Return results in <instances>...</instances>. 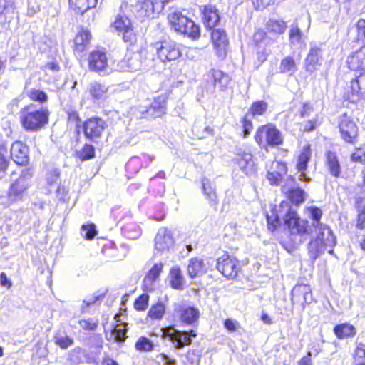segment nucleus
Masks as SVG:
<instances>
[{"instance_id": "nucleus-12", "label": "nucleus", "mask_w": 365, "mask_h": 365, "mask_svg": "<svg viewBox=\"0 0 365 365\" xmlns=\"http://www.w3.org/2000/svg\"><path fill=\"white\" fill-rule=\"evenodd\" d=\"M217 269L224 277L233 279L240 270L239 261L235 257L225 253L217 259Z\"/></svg>"}, {"instance_id": "nucleus-43", "label": "nucleus", "mask_w": 365, "mask_h": 365, "mask_svg": "<svg viewBox=\"0 0 365 365\" xmlns=\"http://www.w3.org/2000/svg\"><path fill=\"white\" fill-rule=\"evenodd\" d=\"M268 105L263 101L254 102L250 106L249 111L247 114L251 115L252 118H257L263 115L267 111Z\"/></svg>"}, {"instance_id": "nucleus-60", "label": "nucleus", "mask_w": 365, "mask_h": 365, "mask_svg": "<svg viewBox=\"0 0 365 365\" xmlns=\"http://www.w3.org/2000/svg\"><path fill=\"white\" fill-rule=\"evenodd\" d=\"M224 327L229 332L237 331L241 328L240 323L232 319H226L224 321Z\"/></svg>"}, {"instance_id": "nucleus-62", "label": "nucleus", "mask_w": 365, "mask_h": 365, "mask_svg": "<svg viewBox=\"0 0 365 365\" xmlns=\"http://www.w3.org/2000/svg\"><path fill=\"white\" fill-rule=\"evenodd\" d=\"M271 169L274 170L276 173H279L282 176L284 175L287 171L286 164L284 163H281L278 161H275L272 163Z\"/></svg>"}, {"instance_id": "nucleus-33", "label": "nucleus", "mask_w": 365, "mask_h": 365, "mask_svg": "<svg viewBox=\"0 0 365 365\" xmlns=\"http://www.w3.org/2000/svg\"><path fill=\"white\" fill-rule=\"evenodd\" d=\"M278 69L279 73L292 76L297 71V66L294 58L287 56L282 59Z\"/></svg>"}, {"instance_id": "nucleus-23", "label": "nucleus", "mask_w": 365, "mask_h": 365, "mask_svg": "<svg viewBox=\"0 0 365 365\" xmlns=\"http://www.w3.org/2000/svg\"><path fill=\"white\" fill-rule=\"evenodd\" d=\"M202 20L207 28L212 29L217 25L220 20L218 9L215 6L206 5L200 7Z\"/></svg>"}, {"instance_id": "nucleus-47", "label": "nucleus", "mask_w": 365, "mask_h": 365, "mask_svg": "<svg viewBox=\"0 0 365 365\" xmlns=\"http://www.w3.org/2000/svg\"><path fill=\"white\" fill-rule=\"evenodd\" d=\"M104 297L103 294H93L91 295L87 296L82 302V305L81 307V313L84 314L88 312V307L91 305H93L97 301L101 299Z\"/></svg>"}, {"instance_id": "nucleus-26", "label": "nucleus", "mask_w": 365, "mask_h": 365, "mask_svg": "<svg viewBox=\"0 0 365 365\" xmlns=\"http://www.w3.org/2000/svg\"><path fill=\"white\" fill-rule=\"evenodd\" d=\"M138 52L140 54L143 70L155 67L156 60L155 58V53H156V51L154 48L153 43L147 47L141 48Z\"/></svg>"}, {"instance_id": "nucleus-51", "label": "nucleus", "mask_w": 365, "mask_h": 365, "mask_svg": "<svg viewBox=\"0 0 365 365\" xmlns=\"http://www.w3.org/2000/svg\"><path fill=\"white\" fill-rule=\"evenodd\" d=\"M97 231L93 224L83 225L81 227V235L87 240H91L96 235Z\"/></svg>"}, {"instance_id": "nucleus-40", "label": "nucleus", "mask_w": 365, "mask_h": 365, "mask_svg": "<svg viewBox=\"0 0 365 365\" xmlns=\"http://www.w3.org/2000/svg\"><path fill=\"white\" fill-rule=\"evenodd\" d=\"M26 96L33 101L38 102L42 106L48 100V95L43 91L37 88L27 89L25 91Z\"/></svg>"}, {"instance_id": "nucleus-1", "label": "nucleus", "mask_w": 365, "mask_h": 365, "mask_svg": "<svg viewBox=\"0 0 365 365\" xmlns=\"http://www.w3.org/2000/svg\"><path fill=\"white\" fill-rule=\"evenodd\" d=\"M277 212L274 219L272 220L271 217H267L268 229L272 232L274 231L279 224V219L283 218L285 226L289 231L290 240L295 245L302 243L303 236L309 233L311 230L308 222L300 219L296 211L292 210L289 202L287 201L281 202Z\"/></svg>"}, {"instance_id": "nucleus-5", "label": "nucleus", "mask_w": 365, "mask_h": 365, "mask_svg": "<svg viewBox=\"0 0 365 365\" xmlns=\"http://www.w3.org/2000/svg\"><path fill=\"white\" fill-rule=\"evenodd\" d=\"M33 172L29 168L21 170L18 179L12 182L8 190L9 200L12 202H18L23 200L27 190L31 185Z\"/></svg>"}, {"instance_id": "nucleus-38", "label": "nucleus", "mask_w": 365, "mask_h": 365, "mask_svg": "<svg viewBox=\"0 0 365 365\" xmlns=\"http://www.w3.org/2000/svg\"><path fill=\"white\" fill-rule=\"evenodd\" d=\"M202 183L204 194L210 201V205L215 206L217 204V199L215 187L207 178H203Z\"/></svg>"}, {"instance_id": "nucleus-11", "label": "nucleus", "mask_w": 365, "mask_h": 365, "mask_svg": "<svg viewBox=\"0 0 365 365\" xmlns=\"http://www.w3.org/2000/svg\"><path fill=\"white\" fill-rule=\"evenodd\" d=\"M112 26L122 34L125 42L130 44L136 41V35L134 32L131 21L125 15L118 14L112 24Z\"/></svg>"}, {"instance_id": "nucleus-7", "label": "nucleus", "mask_w": 365, "mask_h": 365, "mask_svg": "<svg viewBox=\"0 0 365 365\" xmlns=\"http://www.w3.org/2000/svg\"><path fill=\"white\" fill-rule=\"evenodd\" d=\"M107 126L106 122L101 118H88L83 125L84 135L90 141L98 143Z\"/></svg>"}, {"instance_id": "nucleus-21", "label": "nucleus", "mask_w": 365, "mask_h": 365, "mask_svg": "<svg viewBox=\"0 0 365 365\" xmlns=\"http://www.w3.org/2000/svg\"><path fill=\"white\" fill-rule=\"evenodd\" d=\"M11 158L18 165H26L29 160V148L20 141L14 142L10 149Z\"/></svg>"}, {"instance_id": "nucleus-45", "label": "nucleus", "mask_w": 365, "mask_h": 365, "mask_svg": "<svg viewBox=\"0 0 365 365\" xmlns=\"http://www.w3.org/2000/svg\"><path fill=\"white\" fill-rule=\"evenodd\" d=\"M128 324L125 323L118 324L112 330L111 336H114L117 342H123L126 339V331Z\"/></svg>"}, {"instance_id": "nucleus-39", "label": "nucleus", "mask_w": 365, "mask_h": 365, "mask_svg": "<svg viewBox=\"0 0 365 365\" xmlns=\"http://www.w3.org/2000/svg\"><path fill=\"white\" fill-rule=\"evenodd\" d=\"M165 103L166 102L164 98H158L152 103L151 106L149 109H148L147 112L155 118L160 117L165 113Z\"/></svg>"}, {"instance_id": "nucleus-30", "label": "nucleus", "mask_w": 365, "mask_h": 365, "mask_svg": "<svg viewBox=\"0 0 365 365\" xmlns=\"http://www.w3.org/2000/svg\"><path fill=\"white\" fill-rule=\"evenodd\" d=\"M205 76L207 81H212L215 86L219 85L222 88H226L231 80L227 73L217 69H211Z\"/></svg>"}, {"instance_id": "nucleus-64", "label": "nucleus", "mask_w": 365, "mask_h": 365, "mask_svg": "<svg viewBox=\"0 0 365 365\" xmlns=\"http://www.w3.org/2000/svg\"><path fill=\"white\" fill-rule=\"evenodd\" d=\"M351 159L354 162L363 163L365 162V150L358 148L351 155Z\"/></svg>"}, {"instance_id": "nucleus-27", "label": "nucleus", "mask_w": 365, "mask_h": 365, "mask_svg": "<svg viewBox=\"0 0 365 365\" xmlns=\"http://www.w3.org/2000/svg\"><path fill=\"white\" fill-rule=\"evenodd\" d=\"M324 163L331 176L339 178L341 175V166L336 153L330 150L326 152Z\"/></svg>"}, {"instance_id": "nucleus-55", "label": "nucleus", "mask_w": 365, "mask_h": 365, "mask_svg": "<svg viewBox=\"0 0 365 365\" xmlns=\"http://www.w3.org/2000/svg\"><path fill=\"white\" fill-rule=\"evenodd\" d=\"M354 360L356 364H365V345L359 343L355 350Z\"/></svg>"}, {"instance_id": "nucleus-34", "label": "nucleus", "mask_w": 365, "mask_h": 365, "mask_svg": "<svg viewBox=\"0 0 365 365\" xmlns=\"http://www.w3.org/2000/svg\"><path fill=\"white\" fill-rule=\"evenodd\" d=\"M334 333L338 339H342L354 336L356 334V329L350 324L344 323L335 326Z\"/></svg>"}, {"instance_id": "nucleus-58", "label": "nucleus", "mask_w": 365, "mask_h": 365, "mask_svg": "<svg viewBox=\"0 0 365 365\" xmlns=\"http://www.w3.org/2000/svg\"><path fill=\"white\" fill-rule=\"evenodd\" d=\"M55 343L61 349H65L73 344V340L67 336H56L55 337Z\"/></svg>"}, {"instance_id": "nucleus-9", "label": "nucleus", "mask_w": 365, "mask_h": 365, "mask_svg": "<svg viewBox=\"0 0 365 365\" xmlns=\"http://www.w3.org/2000/svg\"><path fill=\"white\" fill-rule=\"evenodd\" d=\"M169 0H130V4L138 11L148 17H153L154 14H160L165 4Z\"/></svg>"}, {"instance_id": "nucleus-48", "label": "nucleus", "mask_w": 365, "mask_h": 365, "mask_svg": "<svg viewBox=\"0 0 365 365\" xmlns=\"http://www.w3.org/2000/svg\"><path fill=\"white\" fill-rule=\"evenodd\" d=\"M14 11V4L11 0H0V21L6 20V16Z\"/></svg>"}, {"instance_id": "nucleus-29", "label": "nucleus", "mask_w": 365, "mask_h": 365, "mask_svg": "<svg viewBox=\"0 0 365 365\" xmlns=\"http://www.w3.org/2000/svg\"><path fill=\"white\" fill-rule=\"evenodd\" d=\"M163 264L161 262L156 263L150 269L143 279L144 290L151 292L154 289V284L158 279L160 272L163 270Z\"/></svg>"}, {"instance_id": "nucleus-24", "label": "nucleus", "mask_w": 365, "mask_h": 365, "mask_svg": "<svg viewBox=\"0 0 365 365\" xmlns=\"http://www.w3.org/2000/svg\"><path fill=\"white\" fill-rule=\"evenodd\" d=\"M91 34L88 29H81L78 31L74 39V52L82 54L91 44Z\"/></svg>"}, {"instance_id": "nucleus-37", "label": "nucleus", "mask_w": 365, "mask_h": 365, "mask_svg": "<svg viewBox=\"0 0 365 365\" xmlns=\"http://www.w3.org/2000/svg\"><path fill=\"white\" fill-rule=\"evenodd\" d=\"M289 38L292 46H301L304 44L303 34L297 24H293L290 26Z\"/></svg>"}, {"instance_id": "nucleus-20", "label": "nucleus", "mask_w": 365, "mask_h": 365, "mask_svg": "<svg viewBox=\"0 0 365 365\" xmlns=\"http://www.w3.org/2000/svg\"><path fill=\"white\" fill-rule=\"evenodd\" d=\"M312 156V150L309 145H304L297 158V169L300 172L299 180L300 181H309L310 178L307 176L305 171L307 169L308 163Z\"/></svg>"}, {"instance_id": "nucleus-36", "label": "nucleus", "mask_w": 365, "mask_h": 365, "mask_svg": "<svg viewBox=\"0 0 365 365\" xmlns=\"http://www.w3.org/2000/svg\"><path fill=\"white\" fill-rule=\"evenodd\" d=\"M108 87L97 81L91 82L89 85V93L93 98L102 100L106 97Z\"/></svg>"}, {"instance_id": "nucleus-61", "label": "nucleus", "mask_w": 365, "mask_h": 365, "mask_svg": "<svg viewBox=\"0 0 365 365\" xmlns=\"http://www.w3.org/2000/svg\"><path fill=\"white\" fill-rule=\"evenodd\" d=\"M309 212L311 217L314 221L313 222V226L317 227L319 226V225H322L319 222V220L321 219L322 215V210L318 207H310Z\"/></svg>"}, {"instance_id": "nucleus-32", "label": "nucleus", "mask_w": 365, "mask_h": 365, "mask_svg": "<svg viewBox=\"0 0 365 365\" xmlns=\"http://www.w3.org/2000/svg\"><path fill=\"white\" fill-rule=\"evenodd\" d=\"M364 52V50L359 49L348 57L347 63L350 69L354 71L365 69Z\"/></svg>"}, {"instance_id": "nucleus-19", "label": "nucleus", "mask_w": 365, "mask_h": 365, "mask_svg": "<svg viewBox=\"0 0 365 365\" xmlns=\"http://www.w3.org/2000/svg\"><path fill=\"white\" fill-rule=\"evenodd\" d=\"M211 37L217 55L219 57L225 56L228 46V39L225 30L221 29L213 30Z\"/></svg>"}, {"instance_id": "nucleus-15", "label": "nucleus", "mask_w": 365, "mask_h": 365, "mask_svg": "<svg viewBox=\"0 0 365 365\" xmlns=\"http://www.w3.org/2000/svg\"><path fill=\"white\" fill-rule=\"evenodd\" d=\"M294 178L290 176L282 185V190L293 204L299 205L304 202L305 192L299 187H294Z\"/></svg>"}, {"instance_id": "nucleus-17", "label": "nucleus", "mask_w": 365, "mask_h": 365, "mask_svg": "<svg viewBox=\"0 0 365 365\" xmlns=\"http://www.w3.org/2000/svg\"><path fill=\"white\" fill-rule=\"evenodd\" d=\"M174 313L182 322L187 324H194L200 317V312L197 308L185 304H175Z\"/></svg>"}, {"instance_id": "nucleus-57", "label": "nucleus", "mask_w": 365, "mask_h": 365, "mask_svg": "<svg viewBox=\"0 0 365 365\" xmlns=\"http://www.w3.org/2000/svg\"><path fill=\"white\" fill-rule=\"evenodd\" d=\"M60 171L58 169H53L46 174V179L48 185L52 186L58 184Z\"/></svg>"}, {"instance_id": "nucleus-3", "label": "nucleus", "mask_w": 365, "mask_h": 365, "mask_svg": "<svg viewBox=\"0 0 365 365\" xmlns=\"http://www.w3.org/2000/svg\"><path fill=\"white\" fill-rule=\"evenodd\" d=\"M317 237L312 240L308 245V251L310 257L315 259L325 250L329 253L333 252V247L336 243V240L332 230L325 225H319L315 227Z\"/></svg>"}, {"instance_id": "nucleus-22", "label": "nucleus", "mask_w": 365, "mask_h": 365, "mask_svg": "<svg viewBox=\"0 0 365 365\" xmlns=\"http://www.w3.org/2000/svg\"><path fill=\"white\" fill-rule=\"evenodd\" d=\"M173 244L174 240L171 232L165 227L160 228L155 238V250L160 252L168 250Z\"/></svg>"}, {"instance_id": "nucleus-6", "label": "nucleus", "mask_w": 365, "mask_h": 365, "mask_svg": "<svg viewBox=\"0 0 365 365\" xmlns=\"http://www.w3.org/2000/svg\"><path fill=\"white\" fill-rule=\"evenodd\" d=\"M255 141L262 147L268 145L272 147L282 144L283 137L282 133L273 124H267L260 126L255 136Z\"/></svg>"}, {"instance_id": "nucleus-25", "label": "nucleus", "mask_w": 365, "mask_h": 365, "mask_svg": "<svg viewBox=\"0 0 365 365\" xmlns=\"http://www.w3.org/2000/svg\"><path fill=\"white\" fill-rule=\"evenodd\" d=\"M352 101L365 98V71L350 82Z\"/></svg>"}, {"instance_id": "nucleus-54", "label": "nucleus", "mask_w": 365, "mask_h": 365, "mask_svg": "<svg viewBox=\"0 0 365 365\" xmlns=\"http://www.w3.org/2000/svg\"><path fill=\"white\" fill-rule=\"evenodd\" d=\"M85 355V350L81 347H76L68 355V359L75 364H79L82 361V356Z\"/></svg>"}, {"instance_id": "nucleus-10", "label": "nucleus", "mask_w": 365, "mask_h": 365, "mask_svg": "<svg viewBox=\"0 0 365 365\" xmlns=\"http://www.w3.org/2000/svg\"><path fill=\"white\" fill-rule=\"evenodd\" d=\"M163 336L168 338L176 349H180L183 346L190 345L192 342L191 337H195L196 334L192 331L189 334L187 331L176 330L174 327H168L161 329Z\"/></svg>"}, {"instance_id": "nucleus-42", "label": "nucleus", "mask_w": 365, "mask_h": 365, "mask_svg": "<svg viewBox=\"0 0 365 365\" xmlns=\"http://www.w3.org/2000/svg\"><path fill=\"white\" fill-rule=\"evenodd\" d=\"M170 277L171 287L176 289H181L183 284V277L180 267H173L170 271Z\"/></svg>"}, {"instance_id": "nucleus-52", "label": "nucleus", "mask_w": 365, "mask_h": 365, "mask_svg": "<svg viewBox=\"0 0 365 365\" xmlns=\"http://www.w3.org/2000/svg\"><path fill=\"white\" fill-rule=\"evenodd\" d=\"M358 212L356 227L359 230H364L365 228V205L363 204H359L356 205Z\"/></svg>"}, {"instance_id": "nucleus-56", "label": "nucleus", "mask_w": 365, "mask_h": 365, "mask_svg": "<svg viewBox=\"0 0 365 365\" xmlns=\"http://www.w3.org/2000/svg\"><path fill=\"white\" fill-rule=\"evenodd\" d=\"M80 327L86 331H94L98 327V320L91 318L81 319L78 322Z\"/></svg>"}, {"instance_id": "nucleus-31", "label": "nucleus", "mask_w": 365, "mask_h": 365, "mask_svg": "<svg viewBox=\"0 0 365 365\" xmlns=\"http://www.w3.org/2000/svg\"><path fill=\"white\" fill-rule=\"evenodd\" d=\"M237 161L240 168L246 175L255 171L254 161L252 160V155L250 151L243 150L242 152L239 153Z\"/></svg>"}, {"instance_id": "nucleus-59", "label": "nucleus", "mask_w": 365, "mask_h": 365, "mask_svg": "<svg viewBox=\"0 0 365 365\" xmlns=\"http://www.w3.org/2000/svg\"><path fill=\"white\" fill-rule=\"evenodd\" d=\"M319 124V123L318 121V115H317L312 119H311L308 121L304 122L302 124V130L304 132H311V131H313L314 130H315Z\"/></svg>"}, {"instance_id": "nucleus-35", "label": "nucleus", "mask_w": 365, "mask_h": 365, "mask_svg": "<svg viewBox=\"0 0 365 365\" xmlns=\"http://www.w3.org/2000/svg\"><path fill=\"white\" fill-rule=\"evenodd\" d=\"M98 0H69V4L76 12L83 14L96 6Z\"/></svg>"}, {"instance_id": "nucleus-16", "label": "nucleus", "mask_w": 365, "mask_h": 365, "mask_svg": "<svg viewBox=\"0 0 365 365\" xmlns=\"http://www.w3.org/2000/svg\"><path fill=\"white\" fill-rule=\"evenodd\" d=\"M322 63V49L320 46L311 43L310 48L305 58V69L309 73L315 72Z\"/></svg>"}, {"instance_id": "nucleus-50", "label": "nucleus", "mask_w": 365, "mask_h": 365, "mask_svg": "<svg viewBox=\"0 0 365 365\" xmlns=\"http://www.w3.org/2000/svg\"><path fill=\"white\" fill-rule=\"evenodd\" d=\"M95 156L94 147L89 144H86L78 153V157L81 161L90 160Z\"/></svg>"}, {"instance_id": "nucleus-8", "label": "nucleus", "mask_w": 365, "mask_h": 365, "mask_svg": "<svg viewBox=\"0 0 365 365\" xmlns=\"http://www.w3.org/2000/svg\"><path fill=\"white\" fill-rule=\"evenodd\" d=\"M158 58L161 62L176 60L181 56L177 43L172 40H163L153 43Z\"/></svg>"}, {"instance_id": "nucleus-49", "label": "nucleus", "mask_w": 365, "mask_h": 365, "mask_svg": "<svg viewBox=\"0 0 365 365\" xmlns=\"http://www.w3.org/2000/svg\"><path fill=\"white\" fill-rule=\"evenodd\" d=\"M135 346V349L140 351H150L153 349L152 341L145 336L139 338Z\"/></svg>"}, {"instance_id": "nucleus-63", "label": "nucleus", "mask_w": 365, "mask_h": 365, "mask_svg": "<svg viewBox=\"0 0 365 365\" xmlns=\"http://www.w3.org/2000/svg\"><path fill=\"white\" fill-rule=\"evenodd\" d=\"M267 178L271 185H278L282 179V176L273 170L268 171Z\"/></svg>"}, {"instance_id": "nucleus-13", "label": "nucleus", "mask_w": 365, "mask_h": 365, "mask_svg": "<svg viewBox=\"0 0 365 365\" xmlns=\"http://www.w3.org/2000/svg\"><path fill=\"white\" fill-rule=\"evenodd\" d=\"M88 68L91 71L104 76L108 73V57L105 51L94 50L88 56Z\"/></svg>"}, {"instance_id": "nucleus-2", "label": "nucleus", "mask_w": 365, "mask_h": 365, "mask_svg": "<svg viewBox=\"0 0 365 365\" xmlns=\"http://www.w3.org/2000/svg\"><path fill=\"white\" fill-rule=\"evenodd\" d=\"M49 111L46 106L38 108L31 103L22 108L19 112V119L22 127L27 131H38L48 123Z\"/></svg>"}, {"instance_id": "nucleus-46", "label": "nucleus", "mask_w": 365, "mask_h": 365, "mask_svg": "<svg viewBox=\"0 0 365 365\" xmlns=\"http://www.w3.org/2000/svg\"><path fill=\"white\" fill-rule=\"evenodd\" d=\"M124 235L131 240L138 239L142 233L140 226L135 224L128 225L123 229Z\"/></svg>"}, {"instance_id": "nucleus-53", "label": "nucleus", "mask_w": 365, "mask_h": 365, "mask_svg": "<svg viewBox=\"0 0 365 365\" xmlns=\"http://www.w3.org/2000/svg\"><path fill=\"white\" fill-rule=\"evenodd\" d=\"M149 296L147 294H143L138 297L134 303V307L138 311L145 310L148 306Z\"/></svg>"}, {"instance_id": "nucleus-14", "label": "nucleus", "mask_w": 365, "mask_h": 365, "mask_svg": "<svg viewBox=\"0 0 365 365\" xmlns=\"http://www.w3.org/2000/svg\"><path fill=\"white\" fill-rule=\"evenodd\" d=\"M341 138L348 143L355 144L357 141L358 128L346 114L341 118L339 125Z\"/></svg>"}, {"instance_id": "nucleus-18", "label": "nucleus", "mask_w": 365, "mask_h": 365, "mask_svg": "<svg viewBox=\"0 0 365 365\" xmlns=\"http://www.w3.org/2000/svg\"><path fill=\"white\" fill-rule=\"evenodd\" d=\"M118 67L121 71L135 72L142 69V63L140 54L138 52L127 54L125 57L121 60Z\"/></svg>"}, {"instance_id": "nucleus-4", "label": "nucleus", "mask_w": 365, "mask_h": 365, "mask_svg": "<svg viewBox=\"0 0 365 365\" xmlns=\"http://www.w3.org/2000/svg\"><path fill=\"white\" fill-rule=\"evenodd\" d=\"M168 21L171 27L176 31L190 38H196L200 36V28L193 21L182 15L178 11L169 14Z\"/></svg>"}, {"instance_id": "nucleus-28", "label": "nucleus", "mask_w": 365, "mask_h": 365, "mask_svg": "<svg viewBox=\"0 0 365 365\" xmlns=\"http://www.w3.org/2000/svg\"><path fill=\"white\" fill-rule=\"evenodd\" d=\"M207 269V264L200 257L191 258L187 264V274L191 278H195L204 274Z\"/></svg>"}, {"instance_id": "nucleus-41", "label": "nucleus", "mask_w": 365, "mask_h": 365, "mask_svg": "<svg viewBox=\"0 0 365 365\" xmlns=\"http://www.w3.org/2000/svg\"><path fill=\"white\" fill-rule=\"evenodd\" d=\"M165 309L166 304L162 301H159L151 306L148 311V316L152 319L160 320L165 315Z\"/></svg>"}, {"instance_id": "nucleus-44", "label": "nucleus", "mask_w": 365, "mask_h": 365, "mask_svg": "<svg viewBox=\"0 0 365 365\" xmlns=\"http://www.w3.org/2000/svg\"><path fill=\"white\" fill-rule=\"evenodd\" d=\"M287 29L286 22L282 20L269 19L267 23V29L269 32L282 34Z\"/></svg>"}]
</instances>
